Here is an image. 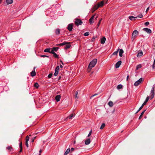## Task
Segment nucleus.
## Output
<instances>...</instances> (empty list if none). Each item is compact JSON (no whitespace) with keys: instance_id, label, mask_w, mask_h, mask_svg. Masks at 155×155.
I'll return each mask as SVG.
<instances>
[{"instance_id":"1","label":"nucleus","mask_w":155,"mask_h":155,"mask_svg":"<svg viewBox=\"0 0 155 155\" xmlns=\"http://www.w3.org/2000/svg\"><path fill=\"white\" fill-rule=\"evenodd\" d=\"M97 61V59H94L90 63L88 67V70L89 71L93 67H94L95 64H96Z\"/></svg>"},{"instance_id":"2","label":"nucleus","mask_w":155,"mask_h":155,"mask_svg":"<svg viewBox=\"0 0 155 155\" xmlns=\"http://www.w3.org/2000/svg\"><path fill=\"white\" fill-rule=\"evenodd\" d=\"M138 34V32L137 30H134L132 33V39L134 40Z\"/></svg>"},{"instance_id":"3","label":"nucleus","mask_w":155,"mask_h":155,"mask_svg":"<svg viewBox=\"0 0 155 155\" xmlns=\"http://www.w3.org/2000/svg\"><path fill=\"white\" fill-rule=\"evenodd\" d=\"M143 81V78H140L138 81L135 82L134 84V85L135 86H138Z\"/></svg>"},{"instance_id":"4","label":"nucleus","mask_w":155,"mask_h":155,"mask_svg":"<svg viewBox=\"0 0 155 155\" xmlns=\"http://www.w3.org/2000/svg\"><path fill=\"white\" fill-rule=\"evenodd\" d=\"M82 21L79 19H76L75 21V24L77 25H81L82 24Z\"/></svg>"},{"instance_id":"5","label":"nucleus","mask_w":155,"mask_h":155,"mask_svg":"<svg viewBox=\"0 0 155 155\" xmlns=\"http://www.w3.org/2000/svg\"><path fill=\"white\" fill-rule=\"evenodd\" d=\"M151 99H153V98L154 97V86H153L152 87V90L151 91Z\"/></svg>"},{"instance_id":"6","label":"nucleus","mask_w":155,"mask_h":155,"mask_svg":"<svg viewBox=\"0 0 155 155\" xmlns=\"http://www.w3.org/2000/svg\"><path fill=\"white\" fill-rule=\"evenodd\" d=\"M73 24H69L67 27V29L70 31H72L73 28Z\"/></svg>"},{"instance_id":"7","label":"nucleus","mask_w":155,"mask_h":155,"mask_svg":"<svg viewBox=\"0 0 155 155\" xmlns=\"http://www.w3.org/2000/svg\"><path fill=\"white\" fill-rule=\"evenodd\" d=\"M143 30L148 34L151 33L152 32L151 30L150 29L147 28H143Z\"/></svg>"},{"instance_id":"8","label":"nucleus","mask_w":155,"mask_h":155,"mask_svg":"<svg viewBox=\"0 0 155 155\" xmlns=\"http://www.w3.org/2000/svg\"><path fill=\"white\" fill-rule=\"evenodd\" d=\"M35 67H34L33 71L31 73V76L32 77H34L36 75V73L35 71Z\"/></svg>"},{"instance_id":"9","label":"nucleus","mask_w":155,"mask_h":155,"mask_svg":"<svg viewBox=\"0 0 155 155\" xmlns=\"http://www.w3.org/2000/svg\"><path fill=\"white\" fill-rule=\"evenodd\" d=\"M121 63L122 62L121 61H119L117 62L115 64V68H118L121 64Z\"/></svg>"},{"instance_id":"10","label":"nucleus","mask_w":155,"mask_h":155,"mask_svg":"<svg viewBox=\"0 0 155 155\" xmlns=\"http://www.w3.org/2000/svg\"><path fill=\"white\" fill-rule=\"evenodd\" d=\"M59 49V48L58 47H54L52 48H51V52H57Z\"/></svg>"},{"instance_id":"11","label":"nucleus","mask_w":155,"mask_h":155,"mask_svg":"<svg viewBox=\"0 0 155 155\" xmlns=\"http://www.w3.org/2000/svg\"><path fill=\"white\" fill-rule=\"evenodd\" d=\"M95 16V15H93L91 18L89 19V23L90 24H92L93 23L94 21H93V20L94 19V17Z\"/></svg>"},{"instance_id":"12","label":"nucleus","mask_w":155,"mask_h":155,"mask_svg":"<svg viewBox=\"0 0 155 155\" xmlns=\"http://www.w3.org/2000/svg\"><path fill=\"white\" fill-rule=\"evenodd\" d=\"M91 142V140L90 138H88L85 141V143L86 145H88L90 144Z\"/></svg>"},{"instance_id":"13","label":"nucleus","mask_w":155,"mask_h":155,"mask_svg":"<svg viewBox=\"0 0 155 155\" xmlns=\"http://www.w3.org/2000/svg\"><path fill=\"white\" fill-rule=\"evenodd\" d=\"M75 115L74 113L70 115L69 117H67L66 119V120H67L68 118H69V119H72Z\"/></svg>"},{"instance_id":"14","label":"nucleus","mask_w":155,"mask_h":155,"mask_svg":"<svg viewBox=\"0 0 155 155\" xmlns=\"http://www.w3.org/2000/svg\"><path fill=\"white\" fill-rule=\"evenodd\" d=\"M61 97V96L60 95H57L55 97V99L57 102H58L60 101Z\"/></svg>"},{"instance_id":"15","label":"nucleus","mask_w":155,"mask_h":155,"mask_svg":"<svg viewBox=\"0 0 155 155\" xmlns=\"http://www.w3.org/2000/svg\"><path fill=\"white\" fill-rule=\"evenodd\" d=\"M51 50V48H47L45 49L44 50V52H48L49 53H51V51H50Z\"/></svg>"},{"instance_id":"16","label":"nucleus","mask_w":155,"mask_h":155,"mask_svg":"<svg viewBox=\"0 0 155 155\" xmlns=\"http://www.w3.org/2000/svg\"><path fill=\"white\" fill-rule=\"evenodd\" d=\"M150 97L149 96L147 97L145 101L144 102V103L142 104V105L144 106L147 103V102L148 101Z\"/></svg>"},{"instance_id":"17","label":"nucleus","mask_w":155,"mask_h":155,"mask_svg":"<svg viewBox=\"0 0 155 155\" xmlns=\"http://www.w3.org/2000/svg\"><path fill=\"white\" fill-rule=\"evenodd\" d=\"M68 43L67 42H64L62 43H61L59 44H57L56 45L57 46H61L66 45Z\"/></svg>"},{"instance_id":"18","label":"nucleus","mask_w":155,"mask_h":155,"mask_svg":"<svg viewBox=\"0 0 155 155\" xmlns=\"http://www.w3.org/2000/svg\"><path fill=\"white\" fill-rule=\"evenodd\" d=\"M67 43H68L66 45L65 47L64 48L65 49H67L68 48H69L71 46V45H70V42H67Z\"/></svg>"},{"instance_id":"19","label":"nucleus","mask_w":155,"mask_h":155,"mask_svg":"<svg viewBox=\"0 0 155 155\" xmlns=\"http://www.w3.org/2000/svg\"><path fill=\"white\" fill-rule=\"evenodd\" d=\"M104 1H102L100 3H98L97 5H98V7H100L103 6L104 5Z\"/></svg>"},{"instance_id":"20","label":"nucleus","mask_w":155,"mask_h":155,"mask_svg":"<svg viewBox=\"0 0 155 155\" xmlns=\"http://www.w3.org/2000/svg\"><path fill=\"white\" fill-rule=\"evenodd\" d=\"M106 40V38L105 37H104L101 40V43L102 44H104Z\"/></svg>"},{"instance_id":"21","label":"nucleus","mask_w":155,"mask_h":155,"mask_svg":"<svg viewBox=\"0 0 155 155\" xmlns=\"http://www.w3.org/2000/svg\"><path fill=\"white\" fill-rule=\"evenodd\" d=\"M13 2V0H6V3H7V5L12 4Z\"/></svg>"},{"instance_id":"22","label":"nucleus","mask_w":155,"mask_h":155,"mask_svg":"<svg viewBox=\"0 0 155 155\" xmlns=\"http://www.w3.org/2000/svg\"><path fill=\"white\" fill-rule=\"evenodd\" d=\"M137 17H134L133 16H129V19L131 20H135L136 19Z\"/></svg>"},{"instance_id":"23","label":"nucleus","mask_w":155,"mask_h":155,"mask_svg":"<svg viewBox=\"0 0 155 155\" xmlns=\"http://www.w3.org/2000/svg\"><path fill=\"white\" fill-rule=\"evenodd\" d=\"M143 52L142 51H138V53L137 54V56L138 57H140L141 56H142V55H143Z\"/></svg>"},{"instance_id":"24","label":"nucleus","mask_w":155,"mask_h":155,"mask_svg":"<svg viewBox=\"0 0 155 155\" xmlns=\"http://www.w3.org/2000/svg\"><path fill=\"white\" fill-rule=\"evenodd\" d=\"M51 53L53 54L54 57L56 58H58V56L54 52H51Z\"/></svg>"},{"instance_id":"25","label":"nucleus","mask_w":155,"mask_h":155,"mask_svg":"<svg viewBox=\"0 0 155 155\" xmlns=\"http://www.w3.org/2000/svg\"><path fill=\"white\" fill-rule=\"evenodd\" d=\"M124 53V51L122 49H120L119 51V56L120 57L122 56L123 53Z\"/></svg>"},{"instance_id":"26","label":"nucleus","mask_w":155,"mask_h":155,"mask_svg":"<svg viewBox=\"0 0 155 155\" xmlns=\"http://www.w3.org/2000/svg\"><path fill=\"white\" fill-rule=\"evenodd\" d=\"M55 33L56 35H59L60 33V30L59 29H57L55 30Z\"/></svg>"},{"instance_id":"27","label":"nucleus","mask_w":155,"mask_h":155,"mask_svg":"<svg viewBox=\"0 0 155 155\" xmlns=\"http://www.w3.org/2000/svg\"><path fill=\"white\" fill-rule=\"evenodd\" d=\"M70 151V148L68 149L64 153V155H67Z\"/></svg>"},{"instance_id":"28","label":"nucleus","mask_w":155,"mask_h":155,"mask_svg":"<svg viewBox=\"0 0 155 155\" xmlns=\"http://www.w3.org/2000/svg\"><path fill=\"white\" fill-rule=\"evenodd\" d=\"M146 110H144L142 112V113H141L140 115V116L139 118V119H140L142 117L143 114H144V112H145Z\"/></svg>"},{"instance_id":"29","label":"nucleus","mask_w":155,"mask_h":155,"mask_svg":"<svg viewBox=\"0 0 155 155\" xmlns=\"http://www.w3.org/2000/svg\"><path fill=\"white\" fill-rule=\"evenodd\" d=\"M108 105L110 107H112L113 105V102L111 101H110L108 103Z\"/></svg>"},{"instance_id":"30","label":"nucleus","mask_w":155,"mask_h":155,"mask_svg":"<svg viewBox=\"0 0 155 155\" xmlns=\"http://www.w3.org/2000/svg\"><path fill=\"white\" fill-rule=\"evenodd\" d=\"M122 85L121 84H119L117 85V89L119 90L120 89H121L122 88Z\"/></svg>"},{"instance_id":"31","label":"nucleus","mask_w":155,"mask_h":155,"mask_svg":"<svg viewBox=\"0 0 155 155\" xmlns=\"http://www.w3.org/2000/svg\"><path fill=\"white\" fill-rule=\"evenodd\" d=\"M105 124H104V123L102 124L100 127V129H103L104 128V127L105 126Z\"/></svg>"},{"instance_id":"32","label":"nucleus","mask_w":155,"mask_h":155,"mask_svg":"<svg viewBox=\"0 0 155 155\" xmlns=\"http://www.w3.org/2000/svg\"><path fill=\"white\" fill-rule=\"evenodd\" d=\"M78 94V92L77 91H76L75 93V94L74 95V97L75 98H77V99L78 98V97L77 96Z\"/></svg>"},{"instance_id":"33","label":"nucleus","mask_w":155,"mask_h":155,"mask_svg":"<svg viewBox=\"0 0 155 155\" xmlns=\"http://www.w3.org/2000/svg\"><path fill=\"white\" fill-rule=\"evenodd\" d=\"M34 87H36V88H38L39 86V85H38V83H35L34 84Z\"/></svg>"},{"instance_id":"34","label":"nucleus","mask_w":155,"mask_h":155,"mask_svg":"<svg viewBox=\"0 0 155 155\" xmlns=\"http://www.w3.org/2000/svg\"><path fill=\"white\" fill-rule=\"evenodd\" d=\"M102 20V18H101V19H100L99 21V22H98L97 24V28H98V27L100 25V24L101 23V21Z\"/></svg>"},{"instance_id":"35","label":"nucleus","mask_w":155,"mask_h":155,"mask_svg":"<svg viewBox=\"0 0 155 155\" xmlns=\"http://www.w3.org/2000/svg\"><path fill=\"white\" fill-rule=\"evenodd\" d=\"M141 67V64H139L136 67V70H138L139 68Z\"/></svg>"},{"instance_id":"36","label":"nucleus","mask_w":155,"mask_h":155,"mask_svg":"<svg viewBox=\"0 0 155 155\" xmlns=\"http://www.w3.org/2000/svg\"><path fill=\"white\" fill-rule=\"evenodd\" d=\"M118 50H117V51L114 52L113 54V55H117V53H118Z\"/></svg>"},{"instance_id":"37","label":"nucleus","mask_w":155,"mask_h":155,"mask_svg":"<svg viewBox=\"0 0 155 155\" xmlns=\"http://www.w3.org/2000/svg\"><path fill=\"white\" fill-rule=\"evenodd\" d=\"M58 71H57V70L55 71V72L54 74V75L55 76H56L58 74Z\"/></svg>"},{"instance_id":"38","label":"nucleus","mask_w":155,"mask_h":155,"mask_svg":"<svg viewBox=\"0 0 155 155\" xmlns=\"http://www.w3.org/2000/svg\"><path fill=\"white\" fill-rule=\"evenodd\" d=\"M29 139V137L27 136L26 137V142H28Z\"/></svg>"},{"instance_id":"39","label":"nucleus","mask_w":155,"mask_h":155,"mask_svg":"<svg viewBox=\"0 0 155 155\" xmlns=\"http://www.w3.org/2000/svg\"><path fill=\"white\" fill-rule=\"evenodd\" d=\"M99 7H98V5H96L94 6L93 8L94 9H95V10H96Z\"/></svg>"},{"instance_id":"40","label":"nucleus","mask_w":155,"mask_h":155,"mask_svg":"<svg viewBox=\"0 0 155 155\" xmlns=\"http://www.w3.org/2000/svg\"><path fill=\"white\" fill-rule=\"evenodd\" d=\"M7 149L9 150H11V149H12V147L11 146H8L7 147Z\"/></svg>"},{"instance_id":"41","label":"nucleus","mask_w":155,"mask_h":155,"mask_svg":"<svg viewBox=\"0 0 155 155\" xmlns=\"http://www.w3.org/2000/svg\"><path fill=\"white\" fill-rule=\"evenodd\" d=\"M89 34V32H86L84 34V35L85 36H87Z\"/></svg>"},{"instance_id":"42","label":"nucleus","mask_w":155,"mask_h":155,"mask_svg":"<svg viewBox=\"0 0 155 155\" xmlns=\"http://www.w3.org/2000/svg\"><path fill=\"white\" fill-rule=\"evenodd\" d=\"M92 130H91L90 131L89 134H88V136H87V137H89L91 135V134H92Z\"/></svg>"},{"instance_id":"43","label":"nucleus","mask_w":155,"mask_h":155,"mask_svg":"<svg viewBox=\"0 0 155 155\" xmlns=\"http://www.w3.org/2000/svg\"><path fill=\"white\" fill-rule=\"evenodd\" d=\"M52 75V73H51L48 74V77L49 78H51Z\"/></svg>"},{"instance_id":"44","label":"nucleus","mask_w":155,"mask_h":155,"mask_svg":"<svg viewBox=\"0 0 155 155\" xmlns=\"http://www.w3.org/2000/svg\"><path fill=\"white\" fill-rule=\"evenodd\" d=\"M59 69V67L58 66L55 69V71L57 70V71H58Z\"/></svg>"},{"instance_id":"45","label":"nucleus","mask_w":155,"mask_h":155,"mask_svg":"<svg viewBox=\"0 0 155 155\" xmlns=\"http://www.w3.org/2000/svg\"><path fill=\"white\" fill-rule=\"evenodd\" d=\"M143 106L142 105V106L140 107V108L138 110V111H140V110H141L143 108Z\"/></svg>"},{"instance_id":"46","label":"nucleus","mask_w":155,"mask_h":155,"mask_svg":"<svg viewBox=\"0 0 155 155\" xmlns=\"http://www.w3.org/2000/svg\"><path fill=\"white\" fill-rule=\"evenodd\" d=\"M19 147H20V148H22V143L21 142H20V143H19Z\"/></svg>"},{"instance_id":"47","label":"nucleus","mask_w":155,"mask_h":155,"mask_svg":"<svg viewBox=\"0 0 155 155\" xmlns=\"http://www.w3.org/2000/svg\"><path fill=\"white\" fill-rule=\"evenodd\" d=\"M149 24V22L148 21H147V22H145L144 23V25H146V26L148 25Z\"/></svg>"},{"instance_id":"48","label":"nucleus","mask_w":155,"mask_h":155,"mask_svg":"<svg viewBox=\"0 0 155 155\" xmlns=\"http://www.w3.org/2000/svg\"><path fill=\"white\" fill-rule=\"evenodd\" d=\"M36 137H34L31 139V142H33L34 141V140L35 139V138Z\"/></svg>"},{"instance_id":"49","label":"nucleus","mask_w":155,"mask_h":155,"mask_svg":"<svg viewBox=\"0 0 155 155\" xmlns=\"http://www.w3.org/2000/svg\"><path fill=\"white\" fill-rule=\"evenodd\" d=\"M40 56L41 57H47V58L49 57L48 56H47V55H40Z\"/></svg>"},{"instance_id":"50","label":"nucleus","mask_w":155,"mask_h":155,"mask_svg":"<svg viewBox=\"0 0 155 155\" xmlns=\"http://www.w3.org/2000/svg\"><path fill=\"white\" fill-rule=\"evenodd\" d=\"M96 37H93L92 38V39H91V41H92V42H93V41H94L95 39L96 38Z\"/></svg>"},{"instance_id":"51","label":"nucleus","mask_w":155,"mask_h":155,"mask_svg":"<svg viewBox=\"0 0 155 155\" xmlns=\"http://www.w3.org/2000/svg\"><path fill=\"white\" fill-rule=\"evenodd\" d=\"M98 95V94H94V95H93L90 98H91V99L93 97H94V96H96V95Z\"/></svg>"},{"instance_id":"52","label":"nucleus","mask_w":155,"mask_h":155,"mask_svg":"<svg viewBox=\"0 0 155 155\" xmlns=\"http://www.w3.org/2000/svg\"><path fill=\"white\" fill-rule=\"evenodd\" d=\"M138 17L140 18H141L143 17V15L142 14H140L139 15V16H138Z\"/></svg>"},{"instance_id":"53","label":"nucleus","mask_w":155,"mask_h":155,"mask_svg":"<svg viewBox=\"0 0 155 155\" xmlns=\"http://www.w3.org/2000/svg\"><path fill=\"white\" fill-rule=\"evenodd\" d=\"M25 145L27 146V147H28V142H25Z\"/></svg>"},{"instance_id":"54","label":"nucleus","mask_w":155,"mask_h":155,"mask_svg":"<svg viewBox=\"0 0 155 155\" xmlns=\"http://www.w3.org/2000/svg\"><path fill=\"white\" fill-rule=\"evenodd\" d=\"M74 150V148H71V152L73 151Z\"/></svg>"},{"instance_id":"55","label":"nucleus","mask_w":155,"mask_h":155,"mask_svg":"<svg viewBox=\"0 0 155 155\" xmlns=\"http://www.w3.org/2000/svg\"><path fill=\"white\" fill-rule=\"evenodd\" d=\"M95 11V9H94V8H93L92 10V13H93Z\"/></svg>"},{"instance_id":"56","label":"nucleus","mask_w":155,"mask_h":155,"mask_svg":"<svg viewBox=\"0 0 155 155\" xmlns=\"http://www.w3.org/2000/svg\"><path fill=\"white\" fill-rule=\"evenodd\" d=\"M149 7H148L147 8V10L146 11V12H148V11L149 10Z\"/></svg>"},{"instance_id":"57","label":"nucleus","mask_w":155,"mask_h":155,"mask_svg":"<svg viewBox=\"0 0 155 155\" xmlns=\"http://www.w3.org/2000/svg\"><path fill=\"white\" fill-rule=\"evenodd\" d=\"M22 148H20V150L19 151V152H21L22 151Z\"/></svg>"},{"instance_id":"58","label":"nucleus","mask_w":155,"mask_h":155,"mask_svg":"<svg viewBox=\"0 0 155 155\" xmlns=\"http://www.w3.org/2000/svg\"><path fill=\"white\" fill-rule=\"evenodd\" d=\"M42 150H40L39 151L40 154H39V155H41V153L42 152Z\"/></svg>"},{"instance_id":"59","label":"nucleus","mask_w":155,"mask_h":155,"mask_svg":"<svg viewBox=\"0 0 155 155\" xmlns=\"http://www.w3.org/2000/svg\"><path fill=\"white\" fill-rule=\"evenodd\" d=\"M60 67L61 68H63V66L62 65H60Z\"/></svg>"},{"instance_id":"60","label":"nucleus","mask_w":155,"mask_h":155,"mask_svg":"<svg viewBox=\"0 0 155 155\" xmlns=\"http://www.w3.org/2000/svg\"><path fill=\"white\" fill-rule=\"evenodd\" d=\"M129 78V75H128L127 77V80H128Z\"/></svg>"},{"instance_id":"61","label":"nucleus","mask_w":155,"mask_h":155,"mask_svg":"<svg viewBox=\"0 0 155 155\" xmlns=\"http://www.w3.org/2000/svg\"><path fill=\"white\" fill-rule=\"evenodd\" d=\"M114 111H115V109H114V110L112 112V113H113L114 112Z\"/></svg>"},{"instance_id":"62","label":"nucleus","mask_w":155,"mask_h":155,"mask_svg":"<svg viewBox=\"0 0 155 155\" xmlns=\"http://www.w3.org/2000/svg\"><path fill=\"white\" fill-rule=\"evenodd\" d=\"M61 78V77L60 76H59V78L58 79V80H59Z\"/></svg>"},{"instance_id":"63","label":"nucleus","mask_w":155,"mask_h":155,"mask_svg":"<svg viewBox=\"0 0 155 155\" xmlns=\"http://www.w3.org/2000/svg\"><path fill=\"white\" fill-rule=\"evenodd\" d=\"M104 1L106 3H107V1H105V0H104Z\"/></svg>"},{"instance_id":"64","label":"nucleus","mask_w":155,"mask_h":155,"mask_svg":"<svg viewBox=\"0 0 155 155\" xmlns=\"http://www.w3.org/2000/svg\"><path fill=\"white\" fill-rule=\"evenodd\" d=\"M75 141H74V144H75Z\"/></svg>"}]
</instances>
